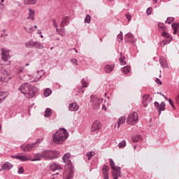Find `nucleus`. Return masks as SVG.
<instances>
[{
    "label": "nucleus",
    "mask_w": 179,
    "mask_h": 179,
    "mask_svg": "<svg viewBox=\"0 0 179 179\" xmlns=\"http://www.w3.org/2000/svg\"><path fill=\"white\" fill-rule=\"evenodd\" d=\"M69 157H71V154L69 153H66L62 157L64 163H66L67 162V164L65 166V170L63 173L64 179H71L73 177V166H72V162L69 161Z\"/></svg>",
    "instance_id": "obj_1"
},
{
    "label": "nucleus",
    "mask_w": 179,
    "mask_h": 179,
    "mask_svg": "<svg viewBox=\"0 0 179 179\" xmlns=\"http://www.w3.org/2000/svg\"><path fill=\"white\" fill-rule=\"evenodd\" d=\"M18 90L27 99H33L36 94V88L29 83H23L18 88Z\"/></svg>",
    "instance_id": "obj_2"
},
{
    "label": "nucleus",
    "mask_w": 179,
    "mask_h": 179,
    "mask_svg": "<svg viewBox=\"0 0 179 179\" xmlns=\"http://www.w3.org/2000/svg\"><path fill=\"white\" fill-rule=\"evenodd\" d=\"M66 138H68V131H66V129H60L59 131H56L52 139L55 143L61 145V143H64V142H65Z\"/></svg>",
    "instance_id": "obj_3"
},
{
    "label": "nucleus",
    "mask_w": 179,
    "mask_h": 179,
    "mask_svg": "<svg viewBox=\"0 0 179 179\" xmlns=\"http://www.w3.org/2000/svg\"><path fill=\"white\" fill-rule=\"evenodd\" d=\"M158 27L160 31H162L161 34L162 37H164L165 38L160 43V45L162 47H164V45H167V44H169L171 42V40H173V37L170 36V34L166 32V26H164V24L159 22Z\"/></svg>",
    "instance_id": "obj_4"
},
{
    "label": "nucleus",
    "mask_w": 179,
    "mask_h": 179,
    "mask_svg": "<svg viewBox=\"0 0 179 179\" xmlns=\"http://www.w3.org/2000/svg\"><path fill=\"white\" fill-rule=\"evenodd\" d=\"M90 103L94 110H99V108H100V104L103 103V99H100L96 96L92 95L90 97Z\"/></svg>",
    "instance_id": "obj_5"
},
{
    "label": "nucleus",
    "mask_w": 179,
    "mask_h": 179,
    "mask_svg": "<svg viewBox=\"0 0 179 179\" xmlns=\"http://www.w3.org/2000/svg\"><path fill=\"white\" fill-rule=\"evenodd\" d=\"M139 116L136 112H131L127 117V122L129 125H135L138 122Z\"/></svg>",
    "instance_id": "obj_6"
},
{
    "label": "nucleus",
    "mask_w": 179,
    "mask_h": 179,
    "mask_svg": "<svg viewBox=\"0 0 179 179\" xmlns=\"http://www.w3.org/2000/svg\"><path fill=\"white\" fill-rule=\"evenodd\" d=\"M43 73H44V71L41 70V71H38L36 73H34L31 76H28L29 78L30 82H38V80L41 79V76H43Z\"/></svg>",
    "instance_id": "obj_7"
},
{
    "label": "nucleus",
    "mask_w": 179,
    "mask_h": 179,
    "mask_svg": "<svg viewBox=\"0 0 179 179\" xmlns=\"http://www.w3.org/2000/svg\"><path fill=\"white\" fill-rule=\"evenodd\" d=\"M43 157L44 159H52V152L45 150L44 151L41 157H38L34 159H32V162H37L41 160V158Z\"/></svg>",
    "instance_id": "obj_8"
},
{
    "label": "nucleus",
    "mask_w": 179,
    "mask_h": 179,
    "mask_svg": "<svg viewBox=\"0 0 179 179\" xmlns=\"http://www.w3.org/2000/svg\"><path fill=\"white\" fill-rule=\"evenodd\" d=\"M36 145H37V142L32 144H27V145H22L20 146L21 150L22 152H31V150H34L36 148Z\"/></svg>",
    "instance_id": "obj_9"
},
{
    "label": "nucleus",
    "mask_w": 179,
    "mask_h": 179,
    "mask_svg": "<svg viewBox=\"0 0 179 179\" xmlns=\"http://www.w3.org/2000/svg\"><path fill=\"white\" fill-rule=\"evenodd\" d=\"M110 166L112 170H114V172L118 174V177H121V168L118 166H115V164L113 159H110Z\"/></svg>",
    "instance_id": "obj_10"
},
{
    "label": "nucleus",
    "mask_w": 179,
    "mask_h": 179,
    "mask_svg": "<svg viewBox=\"0 0 179 179\" xmlns=\"http://www.w3.org/2000/svg\"><path fill=\"white\" fill-rule=\"evenodd\" d=\"M101 129V124L98 120H96L92 124L91 131L92 132H98Z\"/></svg>",
    "instance_id": "obj_11"
},
{
    "label": "nucleus",
    "mask_w": 179,
    "mask_h": 179,
    "mask_svg": "<svg viewBox=\"0 0 179 179\" xmlns=\"http://www.w3.org/2000/svg\"><path fill=\"white\" fill-rule=\"evenodd\" d=\"M154 105L158 110L159 114H160L162 111H164V110H166V103L164 102H162L161 104H159V102H155Z\"/></svg>",
    "instance_id": "obj_12"
},
{
    "label": "nucleus",
    "mask_w": 179,
    "mask_h": 179,
    "mask_svg": "<svg viewBox=\"0 0 179 179\" xmlns=\"http://www.w3.org/2000/svg\"><path fill=\"white\" fill-rule=\"evenodd\" d=\"M15 157V159H17V160H20L21 162H27L29 160H31V157H30V155H17L15 157Z\"/></svg>",
    "instance_id": "obj_13"
},
{
    "label": "nucleus",
    "mask_w": 179,
    "mask_h": 179,
    "mask_svg": "<svg viewBox=\"0 0 179 179\" xmlns=\"http://www.w3.org/2000/svg\"><path fill=\"white\" fill-rule=\"evenodd\" d=\"M1 54H2V59L5 62L8 61L9 58H10V55H9V50L6 49H1Z\"/></svg>",
    "instance_id": "obj_14"
},
{
    "label": "nucleus",
    "mask_w": 179,
    "mask_h": 179,
    "mask_svg": "<svg viewBox=\"0 0 179 179\" xmlns=\"http://www.w3.org/2000/svg\"><path fill=\"white\" fill-rule=\"evenodd\" d=\"M6 79L7 80H9L10 79V77H9V73H8L7 71L4 70H0V80H2V78Z\"/></svg>",
    "instance_id": "obj_15"
},
{
    "label": "nucleus",
    "mask_w": 179,
    "mask_h": 179,
    "mask_svg": "<svg viewBox=\"0 0 179 179\" xmlns=\"http://www.w3.org/2000/svg\"><path fill=\"white\" fill-rule=\"evenodd\" d=\"M108 171H110V167H108V166L104 165L102 168L103 179H108Z\"/></svg>",
    "instance_id": "obj_16"
},
{
    "label": "nucleus",
    "mask_w": 179,
    "mask_h": 179,
    "mask_svg": "<svg viewBox=\"0 0 179 179\" xmlns=\"http://www.w3.org/2000/svg\"><path fill=\"white\" fill-rule=\"evenodd\" d=\"M124 41L126 43H134L135 38H134V35H132V34L131 33H128L127 34H126Z\"/></svg>",
    "instance_id": "obj_17"
},
{
    "label": "nucleus",
    "mask_w": 179,
    "mask_h": 179,
    "mask_svg": "<svg viewBox=\"0 0 179 179\" xmlns=\"http://www.w3.org/2000/svg\"><path fill=\"white\" fill-rule=\"evenodd\" d=\"M125 121H127V117H125L124 116L119 117V119L117 120V124H115V127L117 129L120 128L121 125L125 124Z\"/></svg>",
    "instance_id": "obj_18"
},
{
    "label": "nucleus",
    "mask_w": 179,
    "mask_h": 179,
    "mask_svg": "<svg viewBox=\"0 0 179 179\" xmlns=\"http://www.w3.org/2000/svg\"><path fill=\"white\" fill-rule=\"evenodd\" d=\"M69 108L70 111H78L79 110V105L76 103H72L69 104Z\"/></svg>",
    "instance_id": "obj_19"
},
{
    "label": "nucleus",
    "mask_w": 179,
    "mask_h": 179,
    "mask_svg": "<svg viewBox=\"0 0 179 179\" xmlns=\"http://www.w3.org/2000/svg\"><path fill=\"white\" fill-rule=\"evenodd\" d=\"M29 16L27 17V19H29L30 20H34V17L36 16V12L34 10H32L31 8H29Z\"/></svg>",
    "instance_id": "obj_20"
},
{
    "label": "nucleus",
    "mask_w": 179,
    "mask_h": 179,
    "mask_svg": "<svg viewBox=\"0 0 179 179\" xmlns=\"http://www.w3.org/2000/svg\"><path fill=\"white\" fill-rule=\"evenodd\" d=\"M150 96L149 94H144L143 96V107H148V102L149 101Z\"/></svg>",
    "instance_id": "obj_21"
},
{
    "label": "nucleus",
    "mask_w": 179,
    "mask_h": 179,
    "mask_svg": "<svg viewBox=\"0 0 179 179\" xmlns=\"http://www.w3.org/2000/svg\"><path fill=\"white\" fill-rule=\"evenodd\" d=\"M115 66L113 64H107L104 69L106 73H111V71L114 70Z\"/></svg>",
    "instance_id": "obj_22"
},
{
    "label": "nucleus",
    "mask_w": 179,
    "mask_h": 179,
    "mask_svg": "<svg viewBox=\"0 0 179 179\" xmlns=\"http://www.w3.org/2000/svg\"><path fill=\"white\" fill-rule=\"evenodd\" d=\"M13 166L9 162H6L1 166L2 170H10Z\"/></svg>",
    "instance_id": "obj_23"
},
{
    "label": "nucleus",
    "mask_w": 179,
    "mask_h": 179,
    "mask_svg": "<svg viewBox=\"0 0 179 179\" xmlns=\"http://www.w3.org/2000/svg\"><path fill=\"white\" fill-rule=\"evenodd\" d=\"M172 29H173V34H178L179 36V24H173Z\"/></svg>",
    "instance_id": "obj_24"
},
{
    "label": "nucleus",
    "mask_w": 179,
    "mask_h": 179,
    "mask_svg": "<svg viewBox=\"0 0 179 179\" xmlns=\"http://www.w3.org/2000/svg\"><path fill=\"white\" fill-rule=\"evenodd\" d=\"M69 23V17H66L61 22L60 26L61 27H65V24H68Z\"/></svg>",
    "instance_id": "obj_25"
},
{
    "label": "nucleus",
    "mask_w": 179,
    "mask_h": 179,
    "mask_svg": "<svg viewBox=\"0 0 179 179\" xmlns=\"http://www.w3.org/2000/svg\"><path fill=\"white\" fill-rule=\"evenodd\" d=\"M120 65H126L127 62H125V56L122 55V53H120V57L119 59Z\"/></svg>",
    "instance_id": "obj_26"
},
{
    "label": "nucleus",
    "mask_w": 179,
    "mask_h": 179,
    "mask_svg": "<svg viewBox=\"0 0 179 179\" xmlns=\"http://www.w3.org/2000/svg\"><path fill=\"white\" fill-rule=\"evenodd\" d=\"M50 170L52 171H55V170H61V166H59V165H58L57 164H52L50 166Z\"/></svg>",
    "instance_id": "obj_27"
},
{
    "label": "nucleus",
    "mask_w": 179,
    "mask_h": 179,
    "mask_svg": "<svg viewBox=\"0 0 179 179\" xmlns=\"http://www.w3.org/2000/svg\"><path fill=\"white\" fill-rule=\"evenodd\" d=\"M35 44H36V42L33 41H29L26 43L25 47H27V48H31V47H35Z\"/></svg>",
    "instance_id": "obj_28"
},
{
    "label": "nucleus",
    "mask_w": 179,
    "mask_h": 179,
    "mask_svg": "<svg viewBox=\"0 0 179 179\" xmlns=\"http://www.w3.org/2000/svg\"><path fill=\"white\" fill-rule=\"evenodd\" d=\"M7 96H8V94H6V92H0V103H2V101H3V100H5Z\"/></svg>",
    "instance_id": "obj_29"
},
{
    "label": "nucleus",
    "mask_w": 179,
    "mask_h": 179,
    "mask_svg": "<svg viewBox=\"0 0 179 179\" xmlns=\"http://www.w3.org/2000/svg\"><path fill=\"white\" fill-rule=\"evenodd\" d=\"M37 3V0H24V5H34Z\"/></svg>",
    "instance_id": "obj_30"
},
{
    "label": "nucleus",
    "mask_w": 179,
    "mask_h": 179,
    "mask_svg": "<svg viewBox=\"0 0 179 179\" xmlns=\"http://www.w3.org/2000/svg\"><path fill=\"white\" fill-rule=\"evenodd\" d=\"M131 71V67L130 66H124L122 69V72L123 73H125V75H128Z\"/></svg>",
    "instance_id": "obj_31"
},
{
    "label": "nucleus",
    "mask_w": 179,
    "mask_h": 179,
    "mask_svg": "<svg viewBox=\"0 0 179 179\" xmlns=\"http://www.w3.org/2000/svg\"><path fill=\"white\" fill-rule=\"evenodd\" d=\"M141 139H142V137L141 136H134L131 138V141L132 142H134V143H136L137 142H139Z\"/></svg>",
    "instance_id": "obj_32"
},
{
    "label": "nucleus",
    "mask_w": 179,
    "mask_h": 179,
    "mask_svg": "<svg viewBox=\"0 0 179 179\" xmlns=\"http://www.w3.org/2000/svg\"><path fill=\"white\" fill-rule=\"evenodd\" d=\"M56 30L59 33V36H61V37H65V29L62 28L58 29V28H57Z\"/></svg>",
    "instance_id": "obj_33"
},
{
    "label": "nucleus",
    "mask_w": 179,
    "mask_h": 179,
    "mask_svg": "<svg viewBox=\"0 0 179 179\" xmlns=\"http://www.w3.org/2000/svg\"><path fill=\"white\" fill-rule=\"evenodd\" d=\"M159 64L164 68L167 66V62L166 61V59L161 57L159 59Z\"/></svg>",
    "instance_id": "obj_34"
},
{
    "label": "nucleus",
    "mask_w": 179,
    "mask_h": 179,
    "mask_svg": "<svg viewBox=\"0 0 179 179\" xmlns=\"http://www.w3.org/2000/svg\"><path fill=\"white\" fill-rule=\"evenodd\" d=\"M51 93H52V91L50 88H46L44 90L43 94L45 97H48V96H50Z\"/></svg>",
    "instance_id": "obj_35"
},
{
    "label": "nucleus",
    "mask_w": 179,
    "mask_h": 179,
    "mask_svg": "<svg viewBox=\"0 0 179 179\" xmlns=\"http://www.w3.org/2000/svg\"><path fill=\"white\" fill-rule=\"evenodd\" d=\"M117 146L119 149H124V148L127 146V141H125V140L122 141L120 143H119Z\"/></svg>",
    "instance_id": "obj_36"
},
{
    "label": "nucleus",
    "mask_w": 179,
    "mask_h": 179,
    "mask_svg": "<svg viewBox=\"0 0 179 179\" xmlns=\"http://www.w3.org/2000/svg\"><path fill=\"white\" fill-rule=\"evenodd\" d=\"M52 114V110L50 108H47L45 111L44 117H50Z\"/></svg>",
    "instance_id": "obj_37"
},
{
    "label": "nucleus",
    "mask_w": 179,
    "mask_h": 179,
    "mask_svg": "<svg viewBox=\"0 0 179 179\" xmlns=\"http://www.w3.org/2000/svg\"><path fill=\"white\" fill-rule=\"evenodd\" d=\"M94 155H96V152L91 151L90 152H87L86 154V156L88 157V160H90L92 159V157H93V156H94Z\"/></svg>",
    "instance_id": "obj_38"
},
{
    "label": "nucleus",
    "mask_w": 179,
    "mask_h": 179,
    "mask_svg": "<svg viewBox=\"0 0 179 179\" xmlns=\"http://www.w3.org/2000/svg\"><path fill=\"white\" fill-rule=\"evenodd\" d=\"M36 48H39V50H43L44 48V46H43V44L38 43V42H35V46Z\"/></svg>",
    "instance_id": "obj_39"
},
{
    "label": "nucleus",
    "mask_w": 179,
    "mask_h": 179,
    "mask_svg": "<svg viewBox=\"0 0 179 179\" xmlns=\"http://www.w3.org/2000/svg\"><path fill=\"white\" fill-rule=\"evenodd\" d=\"M24 30L27 33H33V31H34L33 27H29V26L24 27Z\"/></svg>",
    "instance_id": "obj_40"
},
{
    "label": "nucleus",
    "mask_w": 179,
    "mask_h": 179,
    "mask_svg": "<svg viewBox=\"0 0 179 179\" xmlns=\"http://www.w3.org/2000/svg\"><path fill=\"white\" fill-rule=\"evenodd\" d=\"M117 40H118L119 42H121L124 40V36L122 35V32H120L117 35Z\"/></svg>",
    "instance_id": "obj_41"
},
{
    "label": "nucleus",
    "mask_w": 179,
    "mask_h": 179,
    "mask_svg": "<svg viewBox=\"0 0 179 179\" xmlns=\"http://www.w3.org/2000/svg\"><path fill=\"white\" fill-rule=\"evenodd\" d=\"M91 17L89 15H87L85 19V23H90Z\"/></svg>",
    "instance_id": "obj_42"
},
{
    "label": "nucleus",
    "mask_w": 179,
    "mask_h": 179,
    "mask_svg": "<svg viewBox=\"0 0 179 179\" xmlns=\"http://www.w3.org/2000/svg\"><path fill=\"white\" fill-rule=\"evenodd\" d=\"M81 83L83 85V87H87V83L86 82V80H85V79H83L81 80Z\"/></svg>",
    "instance_id": "obj_43"
},
{
    "label": "nucleus",
    "mask_w": 179,
    "mask_h": 179,
    "mask_svg": "<svg viewBox=\"0 0 179 179\" xmlns=\"http://www.w3.org/2000/svg\"><path fill=\"white\" fill-rule=\"evenodd\" d=\"M112 177L113 179H118V173L116 172H112Z\"/></svg>",
    "instance_id": "obj_44"
},
{
    "label": "nucleus",
    "mask_w": 179,
    "mask_h": 179,
    "mask_svg": "<svg viewBox=\"0 0 179 179\" xmlns=\"http://www.w3.org/2000/svg\"><path fill=\"white\" fill-rule=\"evenodd\" d=\"M152 10H153V8H148V9H147V10H146V13H147V15H152Z\"/></svg>",
    "instance_id": "obj_45"
},
{
    "label": "nucleus",
    "mask_w": 179,
    "mask_h": 179,
    "mask_svg": "<svg viewBox=\"0 0 179 179\" xmlns=\"http://www.w3.org/2000/svg\"><path fill=\"white\" fill-rule=\"evenodd\" d=\"M169 102L171 104V107L173 108V110H176V106H174V103H173V100L169 99Z\"/></svg>",
    "instance_id": "obj_46"
},
{
    "label": "nucleus",
    "mask_w": 179,
    "mask_h": 179,
    "mask_svg": "<svg viewBox=\"0 0 179 179\" xmlns=\"http://www.w3.org/2000/svg\"><path fill=\"white\" fill-rule=\"evenodd\" d=\"M23 173H24V169H23V167H20V168L18 169V173H19V174H23Z\"/></svg>",
    "instance_id": "obj_47"
},
{
    "label": "nucleus",
    "mask_w": 179,
    "mask_h": 179,
    "mask_svg": "<svg viewBox=\"0 0 179 179\" xmlns=\"http://www.w3.org/2000/svg\"><path fill=\"white\" fill-rule=\"evenodd\" d=\"M126 17L128 20V22H131V18L132 17L129 13L126 14Z\"/></svg>",
    "instance_id": "obj_48"
},
{
    "label": "nucleus",
    "mask_w": 179,
    "mask_h": 179,
    "mask_svg": "<svg viewBox=\"0 0 179 179\" xmlns=\"http://www.w3.org/2000/svg\"><path fill=\"white\" fill-rule=\"evenodd\" d=\"M71 61L72 64H75V65L78 66V60H76V59H71Z\"/></svg>",
    "instance_id": "obj_49"
},
{
    "label": "nucleus",
    "mask_w": 179,
    "mask_h": 179,
    "mask_svg": "<svg viewBox=\"0 0 179 179\" xmlns=\"http://www.w3.org/2000/svg\"><path fill=\"white\" fill-rule=\"evenodd\" d=\"M155 82L158 84V85H162V80H160V79L157 78L155 80Z\"/></svg>",
    "instance_id": "obj_50"
},
{
    "label": "nucleus",
    "mask_w": 179,
    "mask_h": 179,
    "mask_svg": "<svg viewBox=\"0 0 179 179\" xmlns=\"http://www.w3.org/2000/svg\"><path fill=\"white\" fill-rule=\"evenodd\" d=\"M53 24H54L55 27H56V29H57L58 24H57V22L55 21V20H53Z\"/></svg>",
    "instance_id": "obj_51"
},
{
    "label": "nucleus",
    "mask_w": 179,
    "mask_h": 179,
    "mask_svg": "<svg viewBox=\"0 0 179 179\" xmlns=\"http://www.w3.org/2000/svg\"><path fill=\"white\" fill-rule=\"evenodd\" d=\"M102 110H103L104 111H107V107L106 106V105L102 106Z\"/></svg>",
    "instance_id": "obj_52"
},
{
    "label": "nucleus",
    "mask_w": 179,
    "mask_h": 179,
    "mask_svg": "<svg viewBox=\"0 0 179 179\" xmlns=\"http://www.w3.org/2000/svg\"><path fill=\"white\" fill-rule=\"evenodd\" d=\"M158 0H152L153 3H157Z\"/></svg>",
    "instance_id": "obj_53"
},
{
    "label": "nucleus",
    "mask_w": 179,
    "mask_h": 179,
    "mask_svg": "<svg viewBox=\"0 0 179 179\" xmlns=\"http://www.w3.org/2000/svg\"><path fill=\"white\" fill-rule=\"evenodd\" d=\"M34 27H35V29H37V25H35Z\"/></svg>",
    "instance_id": "obj_54"
},
{
    "label": "nucleus",
    "mask_w": 179,
    "mask_h": 179,
    "mask_svg": "<svg viewBox=\"0 0 179 179\" xmlns=\"http://www.w3.org/2000/svg\"><path fill=\"white\" fill-rule=\"evenodd\" d=\"M74 50H75L76 52H78V50H76V49H74Z\"/></svg>",
    "instance_id": "obj_55"
},
{
    "label": "nucleus",
    "mask_w": 179,
    "mask_h": 179,
    "mask_svg": "<svg viewBox=\"0 0 179 179\" xmlns=\"http://www.w3.org/2000/svg\"><path fill=\"white\" fill-rule=\"evenodd\" d=\"M1 129H2V127L0 126V131H1Z\"/></svg>",
    "instance_id": "obj_56"
},
{
    "label": "nucleus",
    "mask_w": 179,
    "mask_h": 179,
    "mask_svg": "<svg viewBox=\"0 0 179 179\" xmlns=\"http://www.w3.org/2000/svg\"><path fill=\"white\" fill-rule=\"evenodd\" d=\"M4 1V0H1V2H3Z\"/></svg>",
    "instance_id": "obj_57"
},
{
    "label": "nucleus",
    "mask_w": 179,
    "mask_h": 179,
    "mask_svg": "<svg viewBox=\"0 0 179 179\" xmlns=\"http://www.w3.org/2000/svg\"><path fill=\"white\" fill-rule=\"evenodd\" d=\"M26 66H29V64H27Z\"/></svg>",
    "instance_id": "obj_58"
},
{
    "label": "nucleus",
    "mask_w": 179,
    "mask_h": 179,
    "mask_svg": "<svg viewBox=\"0 0 179 179\" xmlns=\"http://www.w3.org/2000/svg\"><path fill=\"white\" fill-rule=\"evenodd\" d=\"M82 93H85V91L82 90Z\"/></svg>",
    "instance_id": "obj_59"
},
{
    "label": "nucleus",
    "mask_w": 179,
    "mask_h": 179,
    "mask_svg": "<svg viewBox=\"0 0 179 179\" xmlns=\"http://www.w3.org/2000/svg\"><path fill=\"white\" fill-rule=\"evenodd\" d=\"M109 1V2H111L113 0H108Z\"/></svg>",
    "instance_id": "obj_60"
},
{
    "label": "nucleus",
    "mask_w": 179,
    "mask_h": 179,
    "mask_svg": "<svg viewBox=\"0 0 179 179\" xmlns=\"http://www.w3.org/2000/svg\"><path fill=\"white\" fill-rule=\"evenodd\" d=\"M100 40H101V41H103V38H101Z\"/></svg>",
    "instance_id": "obj_61"
},
{
    "label": "nucleus",
    "mask_w": 179,
    "mask_h": 179,
    "mask_svg": "<svg viewBox=\"0 0 179 179\" xmlns=\"http://www.w3.org/2000/svg\"><path fill=\"white\" fill-rule=\"evenodd\" d=\"M136 146H134V149H136Z\"/></svg>",
    "instance_id": "obj_62"
},
{
    "label": "nucleus",
    "mask_w": 179,
    "mask_h": 179,
    "mask_svg": "<svg viewBox=\"0 0 179 179\" xmlns=\"http://www.w3.org/2000/svg\"><path fill=\"white\" fill-rule=\"evenodd\" d=\"M8 64H10V62H9Z\"/></svg>",
    "instance_id": "obj_63"
},
{
    "label": "nucleus",
    "mask_w": 179,
    "mask_h": 179,
    "mask_svg": "<svg viewBox=\"0 0 179 179\" xmlns=\"http://www.w3.org/2000/svg\"><path fill=\"white\" fill-rule=\"evenodd\" d=\"M52 179H55V178H52Z\"/></svg>",
    "instance_id": "obj_64"
}]
</instances>
